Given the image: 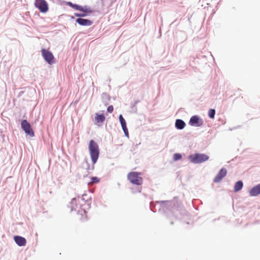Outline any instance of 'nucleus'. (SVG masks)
<instances>
[{
  "label": "nucleus",
  "instance_id": "obj_22",
  "mask_svg": "<svg viewBox=\"0 0 260 260\" xmlns=\"http://www.w3.org/2000/svg\"><path fill=\"white\" fill-rule=\"evenodd\" d=\"M75 16L76 17H83L85 16V14H79V13H75Z\"/></svg>",
  "mask_w": 260,
  "mask_h": 260
},
{
  "label": "nucleus",
  "instance_id": "obj_19",
  "mask_svg": "<svg viewBox=\"0 0 260 260\" xmlns=\"http://www.w3.org/2000/svg\"><path fill=\"white\" fill-rule=\"evenodd\" d=\"M215 114V110L213 109H211L208 111V116L212 119L214 118Z\"/></svg>",
  "mask_w": 260,
  "mask_h": 260
},
{
  "label": "nucleus",
  "instance_id": "obj_10",
  "mask_svg": "<svg viewBox=\"0 0 260 260\" xmlns=\"http://www.w3.org/2000/svg\"><path fill=\"white\" fill-rule=\"evenodd\" d=\"M119 119L125 135L128 137V131L126 127V123L125 119L123 118L122 115H119Z\"/></svg>",
  "mask_w": 260,
  "mask_h": 260
},
{
  "label": "nucleus",
  "instance_id": "obj_23",
  "mask_svg": "<svg viewBox=\"0 0 260 260\" xmlns=\"http://www.w3.org/2000/svg\"><path fill=\"white\" fill-rule=\"evenodd\" d=\"M68 4L69 6H71V7H72L73 8V6L74 4H73L71 2H69L68 3Z\"/></svg>",
  "mask_w": 260,
  "mask_h": 260
},
{
  "label": "nucleus",
  "instance_id": "obj_1",
  "mask_svg": "<svg viewBox=\"0 0 260 260\" xmlns=\"http://www.w3.org/2000/svg\"><path fill=\"white\" fill-rule=\"evenodd\" d=\"M83 202V200L80 197L75 198L72 199L69 205L71 211H78V213L81 215V220H86L87 218V212L85 210L81 209V202Z\"/></svg>",
  "mask_w": 260,
  "mask_h": 260
},
{
  "label": "nucleus",
  "instance_id": "obj_21",
  "mask_svg": "<svg viewBox=\"0 0 260 260\" xmlns=\"http://www.w3.org/2000/svg\"><path fill=\"white\" fill-rule=\"evenodd\" d=\"M113 107L112 106H109L107 108V111L109 113H112L113 111Z\"/></svg>",
  "mask_w": 260,
  "mask_h": 260
},
{
  "label": "nucleus",
  "instance_id": "obj_18",
  "mask_svg": "<svg viewBox=\"0 0 260 260\" xmlns=\"http://www.w3.org/2000/svg\"><path fill=\"white\" fill-rule=\"evenodd\" d=\"M73 8H74L77 10H79V11H83V12H86V10H84L82 6H79L76 4L73 5Z\"/></svg>",
  "mask_w": 260,
  "mask_h": 260
},
{
  "label": "nucleus",
  "instance_id": "obj_14",
  "mask_svg": "<svg viewBox=\"0 0 260 260\" xmlns=\"http://www.w3.org/2000/svg\"><path fill=\"white\" fill-rule=\"evenodd\" d=\"M185 125V122L181 119H177L175 122L176 127L179 129H183Z\"/></svg>",
  "mask_w": 260,
  "mask_h": 260
},
{
  "label": "nucleus",
  "instance_id": "obj_6",
  "mask_svg": "<svg viewBox=\"0 0 260 260\" xmlns=\"http://www.w3.org/2000/svg\"><path fill=\"white\" fill-rule=\"evenodd\" d=\"M35 6L42 13H46L48 10V4L45 0H35Z\"/></svg>",
  "mask_w": 260,
  "mask_h": 260
},
{
  "label": "nucleus",
  "instance_id": "obj_2",
  "mask_svg": "<svg viewBox=\"0 0 260 260\" xmlns=\"http://www.w3.org/2000/svg\"><path fill=\"white\" fill-rule=\"evenodd\" d=\"M88 149L92 164L94 165L97 162L99 157L100 149L99 146L94 141L91 140L89 141Z\"/></svg>",
  "mask_w": 260,
  "mask_h": 260
},
{
  "label": "nucleus",
  "instance_id": "obj_17",
  "mask_svg": "<svg viewBox=\"0 0 260 260\" xmlns=\"http://www.w3.org/2000/svg\"><path fill=\"white\" fill-rule=\"evenodd\" d=\"M100 182V179L97 177H92L90 178V181L88 183L89 185H92L94 183H98Z\"/></svg>",
  "mask_w": 260,
  "mask_h": 260
},
{
  "label": "nucleus",
  "instance_id": "obj_13",
  "mask_svg": "<svg viewBox=\"0 0 260 260\" xmlns=\"http://www.w3.org/2000/svg\"><path fill=\"white\" fill-rule=\"evenodd\" d=\"M95 120L98 124L102 123L105 120V117L103 114H96Z\"/></svg>",
  "mask_w": 260,
  "mask_h": 260
},
{
  "label": "nucleus",
  "instance_id": "obj_8",
  "mask_svg": "<svg viewBox=\"0 0 260 260\" xmlns=\"http://www.w3.org/2000/svg\"><path fill=\"white\" fill-rule=\"evenodd\" d=\"M227 171L225 168H222L214 179V182L218 183L226 175Z\"/></svg>",
  "mask_w": 260,
  "mask_h": 260
},
{
  "label": "nucleus",
  "instance_id": "obj_15",
  "mask_svg": "<svg viewBox=\"0 0 260 260\" xmlns=\"http://www.w3.org/2000/svg\"><path fill=\"white\" fill-rule=\"evenodd\" d=\"M243 187V182L241 181H239L236 183L234 186V190L237 192L242 189Z\"/></svg>",
  "mask_w": 260,
  "mask_h": 260
},
{
  "label": "nucleus",
  "instance_id": "obj_5",
  "mask_svg": "<svg viewBox=\"0 0 260 260\" xmlns=\"http://www.w3.org/2000/svg\"><path fill=\"white\" fill-rule=\"evenodd\" d=\"M41 52L44 59L48 63L52 64L55 63L54 57L50 51L45 49H42Z\"/></svg>",
  "mask_w": 260,
  "mask_h": 260
},
{
  "label": "nucleus",
  "instance_id": "obj_11",
  "mask_svg": "<svg viewBox=\"0 0 260 260\" xmlns=\"http://www.w3.org/2000/svg\"><path fill=\"white\" fill-rule=\"evenodd\" d=\"M76 22L82 26H90L92 24L91 20L83 18H78L76 19Z\"/></svg>",
  "mask_w": 260,
  "mask_h": 260
},
{
  "label": "nucleus",
  "instance_id": "obj_7",
  "mask_svg": "<svg viewBox=\"0 0 260 260\" xmlns=\"http://www.w3.org/2000/svg\"><path fill=\"white\" fill-rule=\"evenodd\" d=\"M21 127L27 135L30 137L34 136V131L30 124L26 120H23L21 122Z\"/></svg>",
  "mask_w": 260,
  "mask_h": 260
},
{
  "label": "nucleus",
  "instance_id": "obj_3",
  "mask_svg": "<svg viewBox=\"0 0 260 260\" xmlns=\"http://www.w3.org/2000/svg\"><path fill=\"white\" fill-rule=\"evenodd\" d=\"M142 174L136 172H131L127 175V179L132 184L140 185L143 183Z\"/></svg>",
  "mask_w": 260,
  "mask_h": 260
},
{
  "label": "nucleus",
  "instance_id": "obj_12",
  "mask_svg": "<svg viewBox=\"0 0 260 260\" xmlns=\"http://www.w3.org/2000/svg\"><path fill=\"white\" fill-rule=\"evenodd\" d=\"M250 194L252 196H256L260 194V183L250 190Z\"/></svg>",
  "mask_w": 260,
  "mask_h": 260
},
{
  "label": "nucleus",
  "instance_id": "obj_20",
  "mask_svg": "<svg viewBox=\"0 0 260 260\" xmlns=\"http://www.w3.org/2000/svg\"><path fill=\"white\" fill-rule=\"evenodd\" d=\"M182 158V155L180 153H175L173 156V160L174 161H177L179 159H181Z\"/></svg>",
  "mask_w": 260,
  "mask_h": 260
},
{
  "label": "nucleus",
  "instance_id": "obj_4",
  "mask_svg": "<svg viewBox=\"0 0 260 260\" xmlns=\"http://www.w3.org/2000/svg\"><path fill=\"white\" fill-rule=\"evenodd\" d=\"M188 158L192 163L201 164L207 161L209 159V156L205 154L196 153L189 155Z\"/></svg>",
  "mask_w": 260,
  "mask_h": 260
},
{
  "label": "nucleus",
  "instance_id": "obj_16",
  "mask_svg": "<svg viewBox=\"0 0 260 260\" xmlns=\"http://www.w3.org/2000/svg\"><path fill=\"white\" fill-rule=\"evenodd\" d=\"M199 118L198 116H192L189 121V124L191 125H194L199 122Z\"/></svg>",
  "mask_w": 260,
  "mask_h": 260
},
{
  "label": "nucleus",
  "instance_id": "obj_9",
  "mask_svg": "<svg viewBox=\"0 0 260 260\" xmlns=\"http://www.w3.org/2000/svg\"><path fill=\"white\" fill-rule=\"evenodd\" d=\"M14 240L16 244L19 246H24L26 244V239L24 238L19 236H14Z\"/></svg>",
  "mask_w": 260,
  "mask_h": 260
}]
</instances>
